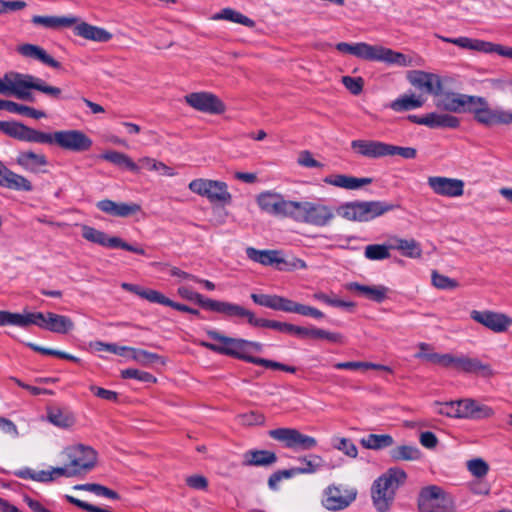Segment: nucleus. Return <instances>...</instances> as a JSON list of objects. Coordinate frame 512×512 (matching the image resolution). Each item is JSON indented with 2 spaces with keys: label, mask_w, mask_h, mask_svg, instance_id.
Returning <instances> with one entry per match:
<instances>
[{
  "label": "nucleus",
  "mask_w": 512,
  "mask_h": 512,
  "mask_svg": "<svg viewBox=\"0 0 512 512\" xmlns=\"http://www.w3.org/2000/svg\"><path fill=\"white\" fill-rule=\"evenodd\" d=\"M0 131L19 141L57 145L61 149L80 153L88 151L93 141L81 130H60L46 133L17 121H0Z\"/></svg>",
  "instance_id": "f257e3e1"
},
{
  "label": "nucleus",
  "mask_w": 512,
  "mask_h": 512,
  "mask_svg": "<svg viewBox=\"0 0 512 512\" xmlns=\"http://www.w3.org/2000/svg\"><path fill=\"white\" fill-rule=\"evenodd\" d=\"M206 333L210 339L220 342L221 345L207 341H199L200 346L205 347L212 352L233 357L235 359H239L254 365L260 364L261 358L249 355V353H247L245 339L225 336L217 330L212 329H208Z\"/></svg>",
  "instance_id": "f03ea898"
},
{
  "label": "nucleus",
  "mask_w": 512,
  "mask_h": 512,
  "mask_svg": "<svg viewBox=\"0 0 512 512\" xmlns=\"http://www.w3.org/2000/svg\"><path fill=\"white\" fill-rule=\"evenodd\" d=\"M406 478V472L396 467L388 469L385 474L374 481L371 493L377 511L386 512L389 510L395 490L405 482Z\"/></svg>",
  "instance_id": "7ed1b4c3"
},
{
  "label": "nucleus",
  "mask_w": 512,
  "mask_h": 512,
  "mask_svg": "<svg viewBox=\"0 0 512 512\" xmlns=\"http://www.w3.org/2000/svg\"><path fill=\"white\" fill-rule=\"evenodd\" d=\"M398 208L399 204L384 201H352L339 206L336 212L348 221L368 222Z\"/></svg>",
  "instance_id": "20e7f679"
},
{
  "label": "nucleus",
  "mask_w": 512,
  "mask_h": 512,
  "mask_svg": "<svg viewBox=\"0 0 512 512\" xmlns=\"http://www.w3.org/2000/svg\"><path fill=\"white\" fill-rule=\"evenodd\" d=\"M336 49L345 54H351L368 61H383L388 64L406 66V56L400 52L382 46H373L364 42L350 44L339 42Z\"/></svg>",
  "instance_id": "39448f33"
},
{
  "label": "nucleus",
  "mask_w": 512,
  "mask_h": 512,
  "mask_svg": "<svg viewBox=\"0 0 512 512\" xmlns=\"http://www.w3.org/2000/svg\"><path fill=\"white\" fill-rule=\"evenodd\" d=\"M351 148L356 154L369 159L395 155L404 159H415L417 156V150L413 147H401L376 140H353Z\"/></svg>",
  "instance_id": "423d86ee"
},
{
  "label": "nucleus",
  "mask_w": 512,
  "mask_h": 512,
  "mask_svg": "<svg viewBox=\"0 0 512 512\" xmlns=\"http://www.w3.org/2000/svg\"><path fill=\"white\" fill-rule=\"evenodd\" d=\"M335 214L330 206L309 201H295L293 220L317 227L330 224Z\"/></svg>",
  "instance_id": "0eeeda50"
},
{
  "label": "nucleus",
  "mask_w": 512,
  "mask_h": 512,
  "mask_svg": "<svg viewBox=\"0 0 512 512\" xmlns=\"http://www.w3.org/2000/svg\"><path fill=\"white\" fill-rule=\"evenodd\" d=\"M247 257L264 266H272L280 271H293L296 269H306L307 264L304 260L293 257L290 260L282 257L281 250H258L253 247L246 248Z\"/></svg>",
  "instance_id": "6e6552de"
},
{
  "label": "nucleus",
  "mask_w": 512,
  "mask_h": 512,
  "mask_svg": "<svg viewBox=\"0 0 512 512\" xmlns=\"http://www.w3.org/2000/svg\"><path fill=\"white\" fill-rule=\"evenodd\" d=\"M418 510L419 512H453L454 501L442 487L429 485L419 492Z\"/></svg>",
  "instance_id": "1a4fd4ad"
},
{
  "label": "nucleus",
  "mask_w": 512,
  "mask_h": 512,
  "mask_svg": "<svg viewBox=\"0 0 512 512\" xmlns=\"http://www.w3.org/2000/svg\"><path fill=\"white\" fill-rule=\"evenodd\" d=\"M188 187L193 193L206 197L211 203L230 204L232 201L228 186L223 181L199 178L192 180Z\"/></svg>",
  "instance_id": "9d476101"
},
{
  "label": "nucleus",
  "mask_w": 512,
  "mask_h": 512,
  "mask_svg": "<svg viewBox=\"0 0 512 512\" xmlns=\"http://www.w3.org/2000/svg\"><path fill=\"white\" fill-rule=\"evenodd\" d=\"M268 434L272 439L283 443L284 447L295 451L312 450L318 444L316 438L295 428H277L270 430Z\"/></svg>",
  "instance_id": "9b49d317"
},
{
  "label": "nucleus",
  "mask_w": 512,
  "mask_h": 512,
  "mask_svg": "<svg viewBox=\"0 0 512 512\" xmlns=\"http://www.w3.org/2000/svg\"><path fill=\"white\" fill-rule=\"evenodd\" d=\"M259 208L270 215L293 218L295 201L284 199L283 195L264 191L256 197Z\"/></svg>",
  "instance_id": "f8f14e48"
},
{
  "label": "nucleus",
  "mask_w": 512,
  "mask_h": 512,
  "mask_svg": "<svg viewBox=\"0 0 512 512\" xmlns=\"http://www.w3.org/2000/svg\"><path fill=\"white\" fill-rule=\"evenodd\" d=\"M28 319L31 320L29 325H36L58 334H67L74 328V322L71 318L53 312H29Z\"/></svg>",
  "instance_id": "ddd939ff"
},
{
  "label": "nucleus",
  "mask_w": 512,
  "mask_h": 512,
  "mask_svg": "<svg viewBox=\"0 0 512 512\" xmlns=\"http://www.w3.org/2000/svg\"><path fill=\"white\" fill-rule=\"evenodd\" d=\"M82 237L92 243L106 248H120L135 254L145 255V250L141 247L133 246L117 236H109L107 233L94 227L84 225L82 227Z\"/></svg>",
  "instance_id": "4468645a"
},
{
  "label": "nucleus",
  "mask_w": 512,
  "mask_h": 512,
  "mask_svg": "<svg viewBox=\"0 0 512 512\" xmlns=\"http://www.w3.org/2000/svg\"><path fill=\"white\" fill-rule=\"evenodd\" d=\"M70 467L77 471V477L90 472L97 464V452L90 446L78 444L65 451Z\"/></svg>",
  "instance_id": "2eb2a0df"
},
{
  "label": "nucleus",
  "mask_w": 512,
  "mask_h": 512,
  "mask_svg": "<svg viewBox=\"0 0 512 512\" xmlns=\"http://www.w3.org/2000/svg\"><path fill=\"white\" fill-rule=\"evenodd\" d=\"M481 102H476L470 105L468 108L469 113L474 114V119L486 126H492L496 124H511L512 123V112L505 111L502 109H491L485 98L480 97Z\"/></svg>",
  "instance_id": "dca6fc26"
},
{
  "label": "nucleus",
  "mask_w": 512,
  "mask_h": 512,
  "mask_svg": "<svg viewBox=\"0 0 512 512\" xmlns=\"http://www.w3.org/2000/svg\"><path fill=\"white\" fill-rule=\"evenodd\" d=\"M441 40L447 43H452L458 47L475 50L487 54L496 53L502 57L512 59V47L503 46L488 41L471 39L468 37L448 38L439 37Z\"/></svg>",
  "instance_id": "f3484780"
},
{
  "label": "nucleus",
  "mask_w": 512,
  "mask_h": 512,
  "mask_svg": "<svg viewBox=\"0 0 512 512\" xmlns=\"http://www.w3.org/2000/svg\"><path fill=\"white\" fill-rule=\"evenodd\" d=\"M184 99L189 106L203 113L220 115L226 111L224 102L210 92H193L187 94Z\"/></svg>",
  "instance_id": "a211bd4d"
},
{
  "label": "nucleus",
  "mask_w": 512,
  "mask_h": 512,
  "mask_svg": "<svg viewBox=\"0 0 512 512\" xmlns=\"http://www.w3.org/2000/svg\"><path fill=\"white\" fill-rule=\"evenodd\" d=\"M177 293L186 300L198 304L201 308L210 310L226 317H230L235 303L205 298L202 294L191 290L188 287H179Z\"/></svg>",
  "instance_id": "6ab92c4d"
},
{
  "label": "nucleus",
  "mask_w": 512,
  "mask_h": 512,
  "mask_svg": "<svg viewBox=\"0 0 512 512\" xmlns=\"http://www.w3.org/2000/svg\"><path fill=\"white\" fill-rule=\"evenodd\" d=\"M470 317L477 323L483 325L495 333H503L507 331L512 324V318L506 314L490 310H472Z\"/></svg>",
  "instance_id": "aec40b11"
},
{
  "label": "nucleus",
  "mask_w": 512,
  "mask_h": 512,
  "mask_svg": "<svg viewBox=\"0 0 512 512\" xmlns=\"http://www.w3.org/2000/svg\"><path fill=\"white\" fill-rule=\"evenodd\" d=\"M441 99L437 103L439 108H442L445 111L453 112V113H465L468 112V108L470 105L481 102L479 96L466 95L455 92H441Z\"/></svg>",
  "instance_id": "412c9836"
},
{
  "label": "nucleus",
  "mask_w": 512,
  "mask_h": 512,
  "mask_svg": "<svg viewBox=\"0 0 512 512\" xmlns=\"http://www.w3.org/2000/svg\"><path fill=\"white\" fill-rule=\"evenodd\" d=\"M427 183L433 192L445 197H460L464 193L465 183L461 179L444 176H430Z\"/></svg>",
  "instance_id": "4be33fe9"
},
{
  "label": "nucleus",
  "mask_w": 512,
  "mask_h": 512,
  "mask_svg": "<svg viewBox=\"0 0 512 512\" xmlns=\"http://www.w3.org/2000/svg\"><path fill=\"white\" fill-rule=\"evenodd\" d=\"M407 78L412 86L421 91L435 96L441 94L442 83L436 74L415 70L409 72Z\"/></svg>",
  "instance_id": "5701e85b"
},
{
  "label": "nucleus",
  "mask_w": 512,
  "mask_h": 512,
  "mask_svg": "<svg viewBox=\"0 0 512 512\" xmlns=\"http://www.w3.org/2000/svg\"><path fill=\"white\" fill-rule=\"evenodd\" d=\"M325 495L324 507L328 510L336 511L347 508L356 499L357 490H346L345 495H341L340 488L332 485L326 488Z\"/></svg>",
  "instance_id": "b1692460"
},
{
  "label": "nucleus",
  "mask_w": 512,
  "mask_h": 512,
  "mask_svg": "<svg viewBox=\"0 0 512 512\" xmlns=\"http://www.w3.org/2000/svg\"><path fill=\"white\" fill-rule=\"evenodd\" d=\"M11 87V95L17 99L34 102L35 97L30 92L31 89L37 90V77L30 74L16 72Z\"/></svg>",
  "instance_id": "393cba45"
},
{
  "label": "nucleus",
  "mask_w": 512,
  "mask_h": 512,
  "mask_svg": "<svg viewBox=\"0 0 512 512\" xmlns=\"http://www.w3.org/2000/svg\"><path fill=\"white\" fill-rule=\"evenodd\" d=\"M229 318L246 319L247 322L253 327L269 328L279 331L281 333L283 332L284 322L264 318H257L254 312L238 304H234Z\"/></svg>",
  "instance_id": "a878e982"
},
{
  "label": "nucleus",
  "mask_w": 512,
  "mask_h": 512,
  "mask_svg": "<svg viewBox=\"0 0 512 512\" xmlns=\"http://www.w3.org/2000/svg\"><path fill=\"white\" fill-rule=\"evenodd\" d=\"M15 163L23 170L33 174L45 173L43 167L48 165L46 155L42 153H35L32 150L19 151L15 158Z\"/></svg>",
  "instance_id": "bb28decb"
},
{
  "label": "nucleus",
  "mask_w": 512,
  "mask_h": 512,
  "mask_svg": "<svg viewBox=\"0 0 512 512\" xmlns=\"http://www.w3.org/2000/svg\"><path fill=\"white\" fill-rule=\"evenodd\" d=\"M0 187L25 192L33 190L30 180L10 170L2 161H0Z\"/></svg>",
  "instance_id": "cd10ccee"
},
{
  "label": "nucleus",
  "mask_w": 512,
  "mask_h": 512,
  "mask_svg": "<svg viewBox=\"0 0 512 512\" xmlns=\"http://www.w3.org/2000/svg\"><path fill=\"white\" fill-rule=\"evenodd\" d=\"M97 208L102 212L115 217H129L141 210L137 203H117L110 199H104L97 203Z\"/></svg>",
  "instance_id": "c85d7f7f"
},
{
  "label": "nucleus",
  "mask_w": 512,
  "mask_h": 512,
  "mask_svg": "<svg viewBox=\"0 0 512 512\" xmlns=\"http://www.w3.org/2000/svg\"><path fill=\"white\" fill-rule=\"evenodd\" d=\"M74 34L84 39L105 43L112 39V34L104 28L80 22L73 25Z\"/></svg>",
  "instance_id": "c756f323"
},
{
  "label": "nucleus",
  "mask_w": 512,
  "mask_h": 512,
  "mask_svg": "<svg viewBox=\"0 0 512 512\" xmlns=\"http://www.w3.org/2000/svg\"><path fill=\"white\" fill-rule=\"evenodd\" d=\"M461 418L484 419L494 414L491 407L480 404L473 399L460 400Z\"/></svg>",
  "instance_id": "7c9ffc66"
},
{
  "label": "nucleus",
  "mask_w": 512,
  "mask_h": 512,
  "mask_svg": "<svg viewBox=\"0 0 512 512\" xmlns=\"http://www.w3.org/2000/svg\"><path fill=\"white\" fill-rule=\"evenodd\" d=\"M346 288L376 303H382L386 299L388 291V288L383 285L367 286L357 282L348 283Z\"/></svg>",
  "instance_id": "2f4dec72"
},
{
  "label": "nucleus",
  "mask_w": 512,
  "mask_h": 512,
  "mask_svg": "<svg viewBox=\"0 0 512 512\" xmlns=\"http://www.w3.org/2000/svg\"><path fill=\"white\" fill-rule=\"evenodd\" d=\"M324 182L329 185L336 187L356 190L362 186L368 185L372 182L371 178H357L345 174L329 175L324 178Z\"/></svg>",
  "instance_id": "473e14b6"
},
{
  "label": "nucleus",
  "mask_w": 512,
  "mask_h": 512,
  "mask_svg": "<svg viewBox=\"0 0 512 512\" xmlns=\"http://www.w3.org/2000/svg\"><path fill=\"white\" fill-rule=\"evenodd\" d=\"M18 52L24 57L37 59L43 64L48 65L54 69H60L62 67L59 61L55 60L40 46L34 44H23L19 46Z\"/></svg>",
  "instance_id": "72a5a7b5"
},
{
  "label": "nucleus",
  "mask_w": 512,
  "mask_h": 512,
  "mask_svg": "<svg viewBox=\"0 0 512 512\" xmlns=\"http://www.w3.org/2000/svg\"><path fill=\"white\" fill-rule=\"evenodd\" d=\"M47 420L56 427L68 429L72 427L76 418L68 408L47 407Z\"/></svg>",
  "instance_id": "f704fd0d"
},
{
  "label": "nucleus",
  "mask_w": 512,
  "mask_h": 512,
  "mask_svg": "<svg viewBox=\"0 0 512 512\" xmlns=\"http://www.w3.org/2000/svg\"><path fill=\"white\" fill-rule=\"evenodd\" d=\"M458 371L464 373L478 374L483 377L493 376V370L489 364L482 363L478 358H470L467 356L459 357Z\"/></svg>",
  "instance_id": "c9c22d12"
},
{
  "label": "nucleus",
  "mask_w": 512,
  "mask_h": 512,
  "mask_svg": "<svg viewBox=\"0 0 512 512\" xmlns=\"http://www.w3.org/2000/svg\"><path fill=\"white\" fill-rule=\"evenodd\" d=\"M244 466H270L277 462V455L269 450H249L243 455Z\"/></svg>",
  "instance_id": "e433bc0d"
},
{
  "label": "nucleus",
  "mask_w": 512,
  "mask_h": 512,
  "mask_svg": "<svg viewBox=\"0 0 512 512\" xmlns=\"http://www.w3.org/2000/svg\"><path fill=\"white\" fill-rule=\"evenodd\" d=\"M35 25H41L45 28L58 29L61 27H72L77 23L78 18L67 16H41L35 15L31 19Z\"/></svg>",
  "instance_id": "4c0bfd02"
},
{
  "label": "nucleus",
  "mask_w": 512,
  "mask_h": 512,
  "mask_svg": "<svg viewBox=\"0 0 512 512\" xmlns=\"http://www.w3.org/2000/svg\"><path fill=\"white\" fill-rule=\"evenodd\" d=\"M101 159H104L119 168L126 169L128 171L139 173L140 167L136 162L132 160L128 155L122 152L109 150L100 155Z\"/></svg>",
  "instance_id": "58836bf2"
},
{
  "label": "nucleus",
  "mask_w": 512,
  "mask_h": 512,
  "mask_svg": "<svg viewBox=\"0 0 512 512\" xmlns=\"http://www.w3.org/2000/svg\"><path fill=\"white\" fill-rule=\"evenodd\" d=\"M251 300L260 306L284 312L286 297L276 295V294H257L252 293L250 295Z\"/></svg>",
  "instance_id": "ea45409f"
},
{
  "label": "nucleus",
  "mask_w": 512,
  "mask_h": 512,
  "mask_svg": "<svg viewBox=\"0 0 512 512\" xmlns=\"http://www.w3.org/2000/svg\"><path fill=\"white\" fill-rule=\"evenodd\" d=\"M460 125V120L450 114H438L435 112L427 114V127L431 129L451 128L456 129Z\"/></svg>",
  "instance_id": "a19ab883"
},
{
  "label": "nucleus",
  "mask_w": 512,
  "mask_h": 512,
  "mask_svg": "<svg viewBox=\"0 0 512 512\" xmlns=\"http://www.w3.org/2000/svg\"><path fill=\"white\" fill-rule=\"evenodd\" d=\"M361 445L370 450H382L391 447L395 441L389 434H369L360 440Z\"/></svg>",
  "instance_id": "79ce46f5"
},
{
  "label": "nucleus",
  "mask_w": 512,
  "mask_h": 512,
  "mask_svg": "<svg viewBox=\"0 0 512 512\" xmlns=\"http://www.w3.org/2000/svg\"><path fill=\"white\" fill-rule=\"evenodd\" d=\"M284 312L285 313H296V314L306 316V317H313L315 319H321L325 316L324 313L322 311H320L319 309L312 307V306L298 303L289 298H287V300H286Z\"/></svg>",
  "instance_id": "37998d69"
},
{
  "label": "nucleus",
  "mask_w": 512,
  "mask_h": 512,
  "mask_svg": "<svg viewBox=\"0 0 512 512\" xmlns=\"http://www.w3.org/2000/svg\"><path fill=\"white\" fill-rule=\"evenodd\" d=\"M389 455L394 461H415L420 459L422 454L414 445H400L392 448Z\"/></svg>",
  "instance_id": "c03bdc74"
},
{
  "label": "nucleus",
  "mask_w": 512,
  "mask_h": 512,
  "mask_svg": "<svg viewBox=\"0 0 512 512\" xmlns=\"http://www.w3.org/2000/svg\"><path fill=\"white\" fill-rule=\"evenodd\" d=\"M213 19L216 20H226L234 23L241 24L243 26L253 28L255 26V21L250 19L249 17L243 15L242 13L232 9V8H224L219 13H217Z\"/></svg>",
  "instance_id": "a18cd8bd"
},
{
  "label": "nucleus",
  "mask_w": 512,
  "mask_h": 512,
  "mask_svg": "<svg viewBox=\"0 0 512 512\" xmlns=\"http://www.w3.org/2000/svg\"><path fill=\"white\" fill-rule=\"evenodd\" d=\"M73 489L89 491L97 496L106 497L112 500L120 499V495L118 492L98 483L77 484L73 487Z\"/></svg>",
  "instance_id": "49530a36"
},
{
  "label": "nucleus",
  "mask_w": 512,
  "mask_h": 512,
  "mask_svg": "<svg viewBox=\"0 0 512 512\" xmlns=\"http://www.w3.org/2000/svg\"><path fill=\"white\" fill-rule=\"evenodd\" d=\"M424 101L414 95H403L391 102L390 108L396 112L409 111L419 108Z\"/></svg>",
  "instance_id": "de8ad7c7"
},
{
  "label": "nucleus",
  "mask_w": 512,
  "mask_h": 512,
  "mask_svg": "<svg viewBox=\"0 0 512 512\" xmlns=\"http://www.w3.org/2000/svg\"><path fill=\"white\" fill-rule=\"evenodd\" d=\"M121 287L125 291L136 294L139 297H141L151 303H157L159 300L160 294H161V292H159L157 290L149 289V288H142L139 285L127 283V282L122 283Z\"/></svg>",
  "instance_id": "09e8293b"
},
{
  "label": "nucleus",
  "mask_w": 512,
  "mask_h": 512,
  "mask_svg": "<svg viewBox=\"0 0 512 512\" xmlns=\"http://www.w3.org/2000/svg\"><path fill=\"white\" fill-rule=\"evenodd\" d=\"M31 320L28 319V313H12L0 310V326L15 325L22 328L28 327Z\"/></svg>",
  "instance_id": "8fccbe9b"
},
{
  "label": "nucleus",
  "mask_w": 512,
  "mask_h": 512,
  "mask_svg": "<svg viewBox=\"0 0 512 512\" xmlns=\"http://www.w3.org/2000/svg\"><path fill=\"white\" fill-rule=\"evenodd\" d=\"M304 467H299L300 474H313L324 466V459L320 455L310 454L299 458Z\"/></svg>",
  "instance_id": "3c124183"
},
{
  "label": "nucleus",
  "mask_w": 512,
  "mask_h": 512,
  "mask_svg": "<svg viewBox=\"0 0 512 512\" xmlns=\"http://www.w3.org/2000/svg\"><path fill=\"white\" fill-rule=\"evenodd\" d=\"M26 345L33 351L41 353L43 355L54 356V357H58L60 359H65V360L72 361L75 363L81 362L80 358H78L74 355L68 354L66 352L60 351V350L45 348V347L39 346L37 344L31 343V342L26 343Z\"/></svg>",
  "instance_id": "603ef678"
},
{
  "label": "nucleus",
  "mask_w": 512,
  "mask_h": 512,
  "mask_svg": "<svg viewBox=\"0 0 512 512\" xmlns=\"http://www.w3.org/2000/svg\"><path fill=\"white\" fill-rule=\"evenodd\" d=\"M435 412L439 415H444L447 417L453 418H461L460 413V400L458 401H450V402H434Z\"/></svg>",
  "instance_id": "864d4df0"
},
{
  "label": "nucleus",
  "mask_w": 512,
  "mask_h": 512,
  "mask_svg": "<svg viewBox=\"0 0 512 512\" xmlns=\"http://www.w3.org/2000/svg\"><path fill=\"white\" fill-rule=\"evenodd\" d=\"M332 446L334 449L341 451L350 458H356L358 456V449L349 438L333 437Z\"/></svg>",
  "instance_id": "5fc2aeb1"
},
{
  "label": "nucleus",
  "mask_w": 512,
  "mask_h": 512,
  "mask_svg": "<svg viewBox=\"0 0 512 512\" xmlns=\"http://www.w3.org/2000/svg\"><path fill=\"white\" fill-rule=\"evenodd\" d=\"M364 255L373 261L384 260L390 257L389 247L386 244H371L365 247Z\"/></svg>",
  "instance_id": "6e6d98bb"
},
{
  "label": "nucleus",
  "mask_w": 512,
  "mask_h": 512,
  "mask_svg": "<svg viewBox=\"0 0 512 512\" xmlns=\"http://www.w3.org/2000/svg\"><path fill=\"white\" fill-rule=\"evenodd\" d=\"M37 91L42 92L52 98L53 100H69L71 96L62 94V90L59 87L48 85L44 80L37 77Z\"/></svg>",
  "instance_id": "4d7b16f0"
},
{
  "label": "nucleus",
  "mask_w": 512,
  "mask_h": 512,
  "mask_svg": "<svg viewBox=\"0 0 512 512\" xmlns=\"http://www.w3.org/2000/svg\"><path fill=\"white\" fill-rule=\"evenodd\" d=\"M131 353V358L143 366L156 363L161 359L160 355L144 349L132 348Z\"/></svg>",
  "instance_id": "13d9d810"
},
{
  "label": "nucleus",
  "mask_w": 512,
  "mask_h": 512,
  "mask_svg": "<svg viewBox=\"0 0 512 512\" xmlns=\"http://www.w3.org/2000/svg\"><path fill=\"white\" fill-rule=\"evenodd\" d=\"M123 379H136L144 383H156L157 378L149 372L141 371L134 368H128L121 371Z\"/></svg>",
  "instance_id": "bf43d9fd"
},
{
  "label": "nucleus",
  "mask_w": 512,
  "mask_h": 512,
  "mask_svg": "<svg viewBox=\"0 0 512 512\" xmlns=\"http://www.w3.org/2000/svg\"><path fill=\"white\" fill-rule=\"evenodd\" d=\"M308 337L312 339H325L332 343H342L343 336L337 332H330L320 328H309Z\"/></svg>",
  "instance_id": "052dcab7"
},
{
  "label": "nucleus",
  "mask_w": 512,
  "mask_h": 512,
  "mask_svg": "<svg viewBox=\"0 0 512 512\" xmlns=\"http://www.w3.org/2000/svg\"><path fill=\"white\" fill-rule=\"evenodd\" d=\"M399 251L402 254L409 258H419L422 255V249L420 244L414 239H404L402 242H399Z\"/></svg>",
  "instance_id": "680f3d73"
},
{
  "label": "nucleus",
  "mask_w": 512,
  "mask_h": 512,
  "mask_svg": "<svg viewBox=\"0 0 512 512\" xmlns=\"http://www.w3.org/2000/svg\"><path fill=\"white\" fill-rule=\"evenodd\" d=\"M10 113H16V114L24 115V116L31 117L34 119H40V118L46 117V113L44 111L37 110L33 107L26 106L23 104H19L14 101L12 102Z\"/></svg>",
  "instance_id": "e2e57ef3"
},
{
  "label": "nucleus",
  "mask_w": 512,
  "mask_h": 512,
  "mask_svg": "<svg viewBox=\"0 0 512 512\" xmlns=\"http://www.w3.org/2000/svg\"><path fill=\"white\" fill-rule=\"evenodd\" d=\"M418 348L419 351L414 355L415 358L439 365L441 354L430 352V344L421 342L419 343Z\"/></svg>",
  "instance_id": "0e129e2a"
},
{
  "label": "nucleus",
  "mask_w": 512,
  "mask_h": 512,
  "mask_svg": "<svg viewBox=\"0 0 512 512\" xmlns=\"http://www.w3.org/2000/svg\"><path fill=\"white\" fill-rule=\"evenodd\" d=\"M92 348L96 351H108L110 353L116 354V355H124L125 351L131 352L132 347L128 346H118L115 343H105L102 341H95L90 344Z\"/></svg>",
  "instance_id": "69168bd1"
},
{
  "label": "nucleus",
  "mask_w": 512,
  "mask_h": 512,
  "mask_svg": "<svg viewBox=\"0 0 512 512\" xmlns=\"http://www.w3.org/2000/svg\"><path fill=\"white\" fill-rule=\"evenodd\" d=\"M467 468L477 478H482L487 475L489 465L481 458L471 459L467 462Z\"/></svg>",
  "instance_id": "338daca9"
},
{
  "label": "nucleus",
  "mask_w": 512,
  "mask_h": 512,
  "mask_svg": "<svg viewBox=\"0 0 512 512\" xmlns=\"http://www.w3.org/2000/svg\"><path fill=\"white\" fill-rule=\"evenodd\" d=\"M432 284L439 289H455L459 286V283L445 275L439 274L436 271L432 272Z\"/></svg>",
  "instance_id": "774afa93"
}]
</instances>
